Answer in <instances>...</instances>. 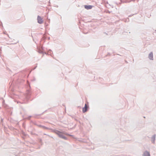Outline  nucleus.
<instances>
[{"label": "nucleus", "mask_w": 156, "mask_h": 156, "mask_svg": "<svg viewBox=\"0 0 156 156\" xmlns=\"http://www.w3.org/2000/svg\"><path fill=\"white\" fill-rule=\"evenodd\" d=\"M55 133L57 134L60 137L62 138L65 140H66L67 138L63 135V133L60 132L58 130H55Z\"/></svg>", "instance_id": "1"}, {"label": "nucleus", "mask_w": 156, "mask_h": 156, "mask_svg": "<svg viewBox=\"0 0 156 156\" xmlns=\"http://www.w3.org/2000/svg\"><path fill=\"white\" fill-rule=\"evenodd\" d=\"M37 22L40 24L42 23L43 22V18L39 16H37Z\"/></svg>", "instance_id": "2"}, {"label": "nucleus", "mask_w": 156, "mask_h": 156, "mask_svg": "<svg viewBox=\"0 0 156 156\" xmlns=\"http://www.w3.org/2000/svg\"><path fill=\"white\" fill-rule=\"evenodd\" d=\"M148 58L150 60H154L153 55L152 51L151 52L149 53L148 56Z\"/></svg>", "instance_id": "3"}, {"label": "nucleus", "mask_w": 156, "mask_h": 156, "mask_svg": "<svg viewBox=\"0 0 156 156\" xmlns=\"http://www.w3.org/2000/svg\"><path fill=\"white\" fill-rule=\"evenodd\" d=\"M155 135H153L151 138V141L152 143L153 144H155Z\"/></svg>", "instance_id": "4"}, {"label": "nucleus", "mask_w": 156, "mask_h": 156, "mask_svg": "<svg viewBox=\"0 0 156 156\" xmlns=\"http://www.w3.org/2000/svg\"><path fill=\"white\" fill-rule=\"evenodd\" d=\"M143 156H150V154L149 152L146 151L144 152L143 154Z\"/></svg>", "instance_id": "5"}, {"label": "nucleus", "mask_w": 156, "mask_h": 156, "mask_svg": "<svg viewBox=\"0 0 156 156\" xmlns=\"http://www.w3.org/2000/svg\"><path fill=\"white\" fill-rule=\"evenodd\" d=\"M87 105L86 104H85L84 107L83 108V112H86L87 111Z\"/></svg>", "instance_id": "6"}, {"label": "nucleus", "mask_w": 156, "mask_h": 156, "mask_svg": "<svg viewBox=\"0 0 156 156\" xmlns=\"http://www.w3.org/2000/svg\"><path fill=\"white\" fill-rule=\"evenodd\" d=\"M85 8L87 9H91L92 8V6L91 5H85L84 6Z\"/></svg>", "instance_id": "7"}, {"label": "nucleus", "mask_w": 156, "mask_h": 156, "mask_svg": "<svg viewBox=\"0 0 156 156\" xmlns=\"http://www.w3.org/2000/svg\"><path fill=\"white\" fill-rule=\"evenodd\" d=\"M51 51V50H50L49 51V52H50V51Z\"/></svg>", "instance_id": "8"}]
</instances>
